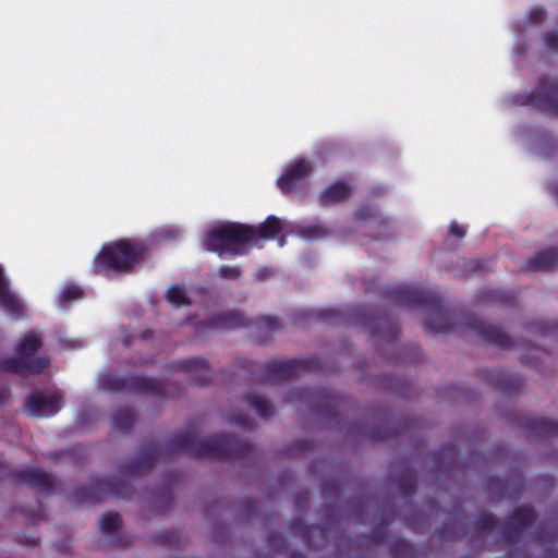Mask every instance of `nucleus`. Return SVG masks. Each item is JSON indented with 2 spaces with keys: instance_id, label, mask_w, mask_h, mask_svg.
I'll use <instances>...</instances> for the list:
<instances>
[{
  "instance_id": "obj_15",
  "label": "nucleus",
  "mask_w": 558,
  "mask_h": 558,
  "mask_svg": "<svg viewBox=\"0 0 558 558\" xmlns=\"http://www.w3.org/2000/svg\"><path fill=\"white\" fill-rule=\"evenodd\" d=\"M450 233L458 238H463L465 232L462 227H459L458 225H451Z\"/></svg>"
},
{
  "instance_id": "obj_10",
  "label": "nucleus",
  "mask_w": 558,
  "mask_h": 558,
  "mask_svg": "<svg viewBox=\"0 0 558 558\" xmlns=\"http://www.w3.org/2000/svg\"><path fill=\"white\" fill-rule=\"evenodd\" d=\"M168 301L174 306L187 305L189 299L184 290L179 286H172L167 292Z\"/></svg>"
},
{
  "instance_id": "obj_9",
  "label": "nucleus",
  "mask_w": 558,
  "mask_h": 558,
  "mask_svg": "<svg viewBox=\"0 0 558 558\" xmlns=\"http://www.w3.org/2000/svg\"><path fill=\"white\" fill-rule=\"evenodd\" d=\"M120 526V518L114 513L105 514L100 519V530L104 534L111 536Z\"/></svg>"
},
{
  "instance_id": "obj_12",
  "label": "nucleus",
  "mask_w": 558,
  "mask_h": 558,
  "mask_svg": "<svg viewBox=\"0 0 558 558\" xmlns=\"http://www.w3.org/2000/svg\"><path fill=\"white\" fill-rule=\"evenodd\" d=\"M82 291L76 287L64 289L60 295L61 301H72L81 298Z\"/></svg>"
},
{
  "instance_id": "obj_4",
  "label": "nucleus",
  "mask_w": 558,
  "mask_h": 558,
  "mask_svg": "<svg viewBox=\"0 0 558 558\" xmlns=\"http://www.w3.org/2000/svg\"><path fill=\"white\" fill-rule=\"evenodd\" d=\"M60 409V397L57 393L37 392L27 402V411L34 416H50Z\"/></svg>"
},
{
  "instance_id": "obj_6",
  "label": "nucleus",
  "mask_w": 558,
  "mask_h": 558,
  "mask_svg": "<svg viewBox=\"0 0 558 558\" xmlns=\"http://www.w3.org/2000/svg\"><path fill=\"white\" fill-rule=\"evenodd\" d=\"M558 265V252L546 251L537 254L530 260L529 267L531 270H547Z\"/></svg>"
},
{
  "instance_id": "obj_14",
  "label": "nucleus",
  "mask_w": 558,
  "mask_h": 558,
  "mask_svg": "<svg viewBox=\"0 0 558 558\" xmlns=\"http://www.w3.org/2000/svg\"><path fill=\"white\" fill-rule=\"evenodd\" d=\"M546 43L551 49L558 50V34H549L546 38Z\"/></svg>"
},
{
  "instance_id": "obj_8",
  "label": "nucleus",
  "mask_w": 558,
  "mask_h": 558,
  "mask_svg": "<svg viewBox=\"0 0 558 558\" xmlns=\"http://www.w3.org/2000/svg\"><path fill=\"white\" fill-rule=\"evenodd\" d=\"M29 485L38 487H48L50 485V477L40 469H31L25 472L24 478Z\"/></svg>"
},
{
  "instance_id": "obj_5",
  "label": "nucleus",
  "mask_w": 558,
  "mask_h": 558,
  "mask_svg": "<svg viewBox=\"0 0 558 558\" xmlns=\"http://www.w3.org/2000/svg\"><path fill=\"white\" fill-rule=\"evenodd\" d=\"M310 173L308 165L301 160L293 163L286 172L283 177L278 180V185L283 192L291 191L296 182Z\"/></svg>"
},
{
  "instance_id": "obj_11",
  "label": "nucleus",
  "mask_w": 558,
  "mask_h": 558,
  "mask_svg": "<svg viewBox=\"0 0 558 558\" xmlns=\"http://www.w3.org/2000/svg\"><path fill=\"white\" fill-rule=\"evenodd\" d=\"M253 407L260 415H268L271 413V403L264 397L255 396L251 400Z\"/></svg>"
},
{
  "instance_id": "obj_3",
  "label": "nucleus",
  "mask_w": 558,
  "mask_h": 558,
  "mask_svg": "<svg viewBox=\"0 0 558 558\" xmlns=\"http://www.w3.org/2000/svg\"><path fill=\"white\" fill-rule=\"evenodd\" d=\"M40 347V338L35 332H29L21 340L17 345V361L13 362L9 367L15 371L40 372L47 366L44 359H32V355Z\"/></svg>"
},
{
  "instance_id": "obj_1",
  "label": "nucleus",
  "mask_w": 558,
  "mask_h": 558,
  "mask_svg": "<svg viewBox=\"0 0 558 558\" xmlns=\"http://www.w3.org/2000/svg\"><path fill=\"white\" fill-rule=\"evenodd\" d=\"M281 229L277 218H268L258 229L239 223H220L214 227L205 238V247L209 251L219 253L240 254L238 246L244 244L256 236L259 239H269L277 234Z\"/></svg>"
},
{
  "instance_id": "obj_16",
  "label": "nucleus",
  "mask_w": 558,
  "mask_h": 558,
  "mask_svg": "<svg viewBox=\"0 0 558 558\" xmlns=\"http://www.w3.org/2000/svg\"><path fill=\"white\" fill-rule=\"evenodd\" d=\"M220 272L226 277H236L239 276V270L236 268H221Z\"/></svg>"
},
{
  "instance_id": "obj_7",
  "label": "nucleus",
  "mask_w": 558,
  "mask_h": 558,
  "mask_svg": "<svg viewBox=\"0 0 558 558\" xmlns=\"http://www.w3.org/2000/svg\"><path fill=\"white\" fill-rule=\"evenodd\" d=\"M351 194V189L343 182H338L322 194L325 204H332L345 199Z\"/></svg>"
},
{
  "instance_id": "obj_13",
  "label": "nucleus",
  "mask_w": 558,
  "mask_h": 558,
  "mask_svg": "<svg viewBox=\"0 0 558 558\" xmlns=\"http://www.w3.org/2000/svg\"><path fill=\"white\" fill-rule=\"evenodd\" d=\"M307 232L308 233H305L304 236L310 238V239L322 238L325 234L323 229L319 227L308 228Z\"/></svg>"
},
{
  "instance_id": "obj_2",
  "label": "nucleus",
  "mask_w": 558,
  "mask_h": 558,
  "mask_svg": "<svg viewBox=\"0 0 558 558\" xmlns=\"http://www.w3.org/2000/svg\"><path fill=\"white\" fill-rule=\"evenodd\" d=\"M144 248L138 243L120 240L113 245L106 246L96 257V264L109 269L125 270L143 254Z\"/></svg>"
},
{
  "instance_id": "obj_17",
  "label": "nucleus",
  "mask_w": 558,
  "mask_h": 558,
  "mask_svg": "<svg viewBox=\"0 0 558 558\" xmlns=\"http://www.w3.org/2000/svg\"><path fill=\"white\" fill-rule=\"evenodd\" d=\"M195 363H196L197 365H198V364H201L202 366H204V363H203V362H201V361H196Z\"/></svg>"
}]
</instances>
